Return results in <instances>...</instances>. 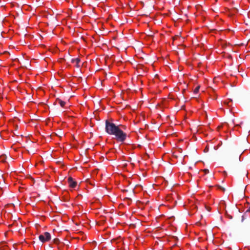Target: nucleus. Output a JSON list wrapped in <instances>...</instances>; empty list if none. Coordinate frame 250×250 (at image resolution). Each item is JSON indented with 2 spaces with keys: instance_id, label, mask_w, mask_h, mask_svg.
<instances>
[{
  "instance_id": "f257e3e1",
  "label": "nucleus",
  "mask_w": 250,
  "mask_h": 250,
  "mask_svg": "<svg viewBox=\"0 0 250 250\" xmlns=\"http://www.w3.org/2000/svg\"><path fill=\"white\" fill-rule=\"evenodd\" d=\"M120 125H121L118 126L113 135H114L116 137V139L117 141L123 142L126 139L127 135L119 128Z\"/></svg>"
},
{
  "instance_id": "f03ea898",
  "label": "nucleus",
  "mask_w": 250,
  "mask_h": 250,
  "mask_svg": "<svg viewBox=\"0 0 250 250\" xmlns=\"http://www.w3.org/2000/svg\"><path fill=\"white\" fill-rule=\"evenodd\" d=\"M118 126L106 120L105 122V131L108 134L113 135Z\"/></svg>"
},
{
  "instance_id": "7ed1b4c3",
  "label": "nucleus",
  "mask_w": 250,
  "mask_h": 250,
  "mask_svg": "<svg viewBox=\"0 0 250 250\" xmlns=\"http://www.w3.org/2000/svg\"><path fill=\"white\" fill-rule=\"evenodd\" d=\"M118 126L106 120L105 122V131L108 134L113 135Z\"/></svg>"
},
{
  "instance_id": "20e7f679",
  "label": "nucleus",
  "mask_w": 250,
  "mask_h": 250,
  "mask_svg": "<svg viewBox=\"0 0 250 250\" xmlns=\"http://www.w3.org/2000/svg\"><path fill=\"white\" fill-rule=\"evenodd\" d=\"M51 238L50 234L48 232H45L43 234L39 235V239L42 243H45L49 241Z\"/></svg>"
},
{
  "instance_id": "39448f33",
  "label": "nucleus",
  "mask_w": 250,
  "mask_h": 250,
  "mask_svg": "<svg viewBox=\"0 0 250 250\" xmlns=\"http://www.w3.org/2000/svg\"><path fill=\"white\" fill-rule=\"evenodd\" d=\"M68 182L69 184V186L72 188H75L77 185L76 182L74 181L73 178L71 177L68 178Z\"/></svg>"
},
{
  "instance_id": "423d86ee",
  "label": "nucleus",
  "mask_w": 250,
  "mask_h": 250,
  "mask_svg": "<svg viewBox=\"0 0 250 250\" xmlns=\"http://www.w3.org/2000/svg\"><path fill=\"white\" fill-rule=\"evenodd\" d=\"M80 62V60L79 58L73 59L71 60V62L72 63L76 62V67H79V63Z\"/></svg>"
},
{
  "instance_id": "0eeeda50",
  "label": "nucleus",
  "mask_w": 250,
  "mask_h": 250,
  "mask_svg": "<svg viewBox=\"0 0 250 250\" xmlns=\"http://www.w3.org/2000/svg\"><path fill=\"white\" fill-rule=\"evenodd\" d=\"M56 102H58L62 107H63L65 104V102L60 99H57Z\"/></svg>"
},
{
  "instance_id": "6e6552de",
  "label": "nucleus",
  "mask_w": 250,
  "mask_h": 250,
  "mask_svg": "<svg viewBox=\"0 0 250 250\" xmlns=\"http://www.w3.org/2000/svg\"><path fill=\"white\" fill-rule=\"evenodd\" d=\"M6 158V157L5 155L0 156V161L4 162H5Z\"/></svg>"
},
{
  "instance_id": "1a4fd4ad",
  "label": "nucleus",
  "mask_w": 250,
  "mask_h": 250,
  "mask_svg": "<svg viewBox=\"0 0 250 250\" xmlns=\"http://www.w3.org/2000/svg\"><path fill=\"white\" fill-rule=\"evenodd\" d=\"M226 215L229 219H232V216L229 214L227 211H226Z\"/></svg>"
},
{
  "instance_id": "9d476101",
  "label": "nucleus",
  "mask_w": 250,
  "mask_h": 250,
  "mask_svg": "<svg viewBox=\"0 0 250 250\" xmlns=\"http://www.w3.org/2000/svg\"><path fill=\"white\" fill-rule=\"evenodd\" d=\"M199 88H200V86H197V87L195 88V89H194V93H197V92H198V91H199Z\"/></svg>"
},
{
  "instance_id": "9b49d317",
  "label": "nucleus",
  "mask_w": 250,
  "mask_h": 250,
  "mask_svg": "<svg viewBox=\"0 0 250 250\" xmlns=\"http://www.w3.org/2000/svg\"><path fill=\"white\" fill-rule=\"evenodd\" d=\"M60 242V240L58 238H55L54 240H53V242L55 243V244H58Z\"/></svg>"
},
{
  "instance_id": "f8f14e48",
  "label": "nucleus",
  "mask_w": 250,
  "mask_h": 250,
  "mask_svg": "<svg viewBox=\"0 0 250 250\" xmlns=\"http://www.w3.org/2000/svg\"><path fill=\"white\" fill-rule=\"evenodd\" d=\"M217 187H218V188L221 189L222 191H223V192H224L225 191V188L222 187H221V186H217Z\"/></svg>"
},
{
  "instance_id": "ddd939ff",
  "label": "nucleus",
  "mask_w": 250,
  "mask_h": 250,
  "mask_svg": "<svg viewBox=\"0 0 250 250\" xmlns=\"http://www.w3.org/2000/svg\"><path fill=\"white\" fill-rule=\"evenodd\" d=\"M5 243H2L1 244H0V249H4V247L5 246Z\"/></svg>"
},
{
  "instance_id": "4468645a",
  "label": "nucleus",
  "mask_w": 250,
  "mask_h": 250,
  "mask_svg": "<svg viewBox=\"0 0 250 250\" xmlns=\"http://www.w3.org/2000/svg\"><path fill=\"white\" fill-rule=\"evenodd\" d=\"M203 171L205 172V174H207L209 172V170L208 169H205L203 170Z\"/></svg>"
},
{
  "instance_id": "2eb2a0df",
  "label": "nucleus",
  "mask_w": 250,
  "mask_h": 250,
  "mask_svg": "<svg viewBox=\"0 0 250 250\" xmlns=\"http://www.w3.org/2000/svg\"><path fill=\"white\" fill-rule=\"evenodd\" d=\"M250 212V207L247 209L246 213Z\"/></svg>"
},
{
  "instance_id": "dca6fc26",
  "label": "nucleus",
  "mask_w": 250,
  "mask_h": 250,
  "mask_svg": "<svg viewBox=\"0 0 250 250\" xmlns=\"http://www.w3.org/2000/svg\"><path fill=\"white\" fill-rule=\"evenodd\" d=\"M207 209H208V211H209L210 209V208L208 207V208H207Z\"/></svg>"
},
{
  "instance_id": "f3484780",
  "label": "nucleus",
  "mask_w": 250,
  "mask_h": 250,
  "mask_svg": "<svg viewBox=\"0 0 250 250\" xmlns=\"http://www.w3.org/2000/svg\"><path fill=\"white\" fill-rule=\"evenodd\" d=\"M243 220H244V216H242V221H243Z\"/></svg>"
}]
</instances>
